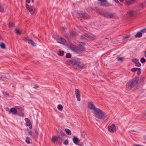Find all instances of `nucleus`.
<instances>
[{
  "label": "nucleus",
  "instance_id": "obj_1",
  "mask_svg": "<svg viewBox=\"0 0 146 146\" xmlns=\"http://www.w3.org/2000/svg\"><path fill=\"white\" fill-rule=\"evenodd\" d=\"M93 113L94 115L97 118L101 119H104L107 116L105 113L99 108L93 112Z\"/></svg>",
  "mask_w": 146,
  "mask_h": 146
},
{
  "label": "nucleus",
  "instance_id": "obj_2",
  "mask_svg": "<svg viewBox=\"0 0 146 146\" xmlns=\"http://www.w3.org/2000/svg\"><path fill=\"white\" fill-rule=\"evenodd\" d=\"M84 43H82L81 44H80L78 47L74 46L73 50L76 53H80L84 50Z\"/></svg>",
  "mask_w": 146,
  "mask_h": 146
},
{
  "label": "nucleus",
  "instance_id": "obj_3",
  "mask_svg": "<svg viewBox=\"0 0 146 146\" xmlns=\"http://www.w3.org/2000/svg\"><path fill=\"white\" fill-rule=\"evenodd\" d=\"M74 68H75V66H76V69L78 68H82L83 65V64L81 63V62H79L77 61L76 60H74Z\"/></svg>",
  "mask_w": 146,
  "mask_h": 146
},
{
  "label": "nucleus",
  "instance_id": "obj_4",
  "mask_svg": "<svg viewBox=\"0 0 146 146\" xmlns=\"http://www.w3.org/2000/svg\"><path fill=\"white\" fill-rule=\"evenodd\" d=\"M26 6L31 14H33L35 13V8L34 6H30L26 4Z\"/></svg>",
  "mask_w": 146,
  "mask_h": 146
},
{
  "label": "nucleus",
  "instance_id": "obj_5",
  "mask_svg": "<svg viewBox=\"0 0 146 146\" xmlns=\"http://www.w3.org/2000/svg\"><path fill=\"white\" fill-rule=\"evenodd\" d=\"M82 38L83 39H86L87 40H89L93 39L94 38L92 35H90L87 34L83 35L81 36Z\"/></svg>",
  "mask_w": 146,
  "mask_h": 146
},
{
  "label": "nucleus",
  "instance_id": "obj_6",
  "mask_svg": "<svg viewBox=\"0 0 146 146\" xmlns=\"http://www.w3.org/2000/svg\"><path fill=\"white\" fill-rule=\"evenodd\" d=\"M74 143L76 145L81 146L83 145V143H79L80 139L76 137H74L73 139Z\"/></svg>",
  "mask_w": 146,
  "mask_h": 146
},
{
  "label": "nucleus",
  "instance_id": "obj_7",
  "mask_svg": "<svg viewBox=\"0 0 146 146\" xmlns=\"http://www.w3.org/2000/svg\"><path fill=\"white\" fill-rule=\"evenodd\" d=\"M116 127L114 124H112L108 127V129L110 132H114L116 131Z\"/></svg>",
  "mask_w": 146,
  "mask_h": 146
},
{
  "label": "nucleus",
  "instance_id": "obj_8",
  "mask_svg": "<svg viewBox=\"0 0 146 146\" xmlns=\"http://www.w3.org/2000/svg\"><path fill=\"white\" fill-rule=\"evenodd\" d=\"M88 106L89 108L93 110V113L98 109V108H96L94 104L91 103H88Z\"/></svg>",
  "mask_w": 146,
  "mask_h": 146
},
{
  "label": "nucleus",
  "instance_id": "obj_9",
  "mask_svg": "<svg viewBox=\"0 0 146 146\" xmlns=\"http://www.w3.org/2000/svg\"><path fill=\"white\" fill-rule=\"evenodd\" d=\"M24 40L25 41L27 42L29 44H31L33 46H36L35 43L31 39H28L27 37H26L24 39Z\"/></svg>",
  "mask_w": 146,
  "mask_h": 146
},
{
  "label": "nucleus",
  "instance_id": "obj_10",
  "mask_svg": "<svg viewBox=\"0 0 146 146\" xmlns=\"http://www.w3.org/2000/svg\"><path fill=\"white\" fill-rule=\"evenodd\" d=\"M75 94L77 100L80 101V92L78 89L76 90Z\"/></svg>",
  "mask_w": 146,
  "mask_h": 146
},
{
  "label": "nucleus",
  "instance_id": "obj_11",
  "mask_svg": "<svg viewBox=\"0 0 146 146\" xmlns=\"http://www.w3.org/2000/svg\"><path fill=\"white\" fill-rule=\"evenodd\" d=\"M25 120L26 121V125L28 126L30 129H31L32 127V125L29 119L27 118H25Z\"/></svg>",
  "mask_w": 146,
  "mask_h": 146
},
{
  "label": "nucleus",
  "instance_id": "obj_12",
  "mask_svg": "<svg viewBox=\"0 0 146 146\" xmlns=\"http://www.w3.org/2000/svg\"><path fill=\"white\" fill-rule=\"evenodd\" d=\"M114 15V14H110L108 13H106L103 14V15L104 17L108 18H112Z\"/></svg>",
  "mask_w": 146,
  "mask_h": 146
},
{
  "label": "nucleus",
  "instance_id": "obj_13",
  "mask_svg": "<svg viewBox=\"0 0 146 146\" xmlns=\"http://www.w3.org/2000/svg\"><path fill=\"white\" fill-rule=\"evenodd\" d=\"M56 40L58 42L62 44H64L66 42V40L62 38H60L56 39Z\"/></svg>",
  "mask_w": 146,
  "mask_h": 146
},
{
  "label": "nucleus",
  "instance_id": "obj_14",
  "mask_svg": "<svg viewBox=\"0 0 146 146\" xmlns=\"http://www.w3.org/2000/svg\"><path fill=\"white\" fill-rule=\"evenodd\" d=\"M129 82H131L132 85L134 86H135L137 84L138 81L136 78H134Z\"/></svg>",
  "mask_w": 146,
  "mask_h": 146
},
{
  "label": "nucleus",
  "instance_id": "obj_15",
  "mask_svg": "<svg viewBox=\"0 0 146 146\" xmlns=\"http://www.w3.org/2000/svg\"><path fill=\"white\" fill-rule=\"evenodd\" d=\"M17 113V111L14 108H12L10 109L9 113L10 114L11 113H12L13 114L16 115Z\"/></svg>",
  "mask_w": 146,
  "mask_h": 146
},
{
  "label": "nucleus",
  "instance_id": "obj_16",
  "mask_svg": "<svg viewBox=\"0 0 146 146\" xmlns=\"http://www.w3.org/2000/svg\"><path fill=\"white\" fill-rule=\"evenodd\" d=\"M80 17L81 18H87L89 17V16L86 13L80 14Z\"/></svg>",
  "mask_w": 146,
  "mask_h": 146
},
{
  "label": "nucleus",
  "instance_id": "obj_17",
  "mask_svg": "<svg viewBox=\"0 0 146 146\" xmlns=\"http://www.w3.org/2000/svg\"><path fill=\"white\" fill-rule=\"evenodd\" d=\"M134 86L132 85V84L131 82H128L126 84V87L127 88L129 89H131Z\"/></svg>",
  "mask_w": 146,
  "mask_h": 146
},
{
  "label": "nucleus",
  "instance_id": "obj_18",
  "mask_svg": "<svg viewBox=\"0 0 146 146\" xmlns=\"http://www.w3.org/2000/svg\"><path fill=\"white\" fill-rule=\"evenodd\" d=\"M29 134L33 137H35L36 136V133L34 130H32L31 131H30L29 132Z\"/></svg>",
  "mask_w": 146,
  "mask_h": 146
},
{
  "label": "nucleus",
  "instance_id": "obj_19",
  "mask_svg": "<svg viewBox=\"0 0 146 146\" xmlns=\"http://www.w3.org/2000/svg\"><path fill=\"white\" fill-rule=\"evenodd\" d=\"M58 140V137H53L51 139L52 141L54 143H55Z\"/></svg>",
  "mask_w": 146,
  "mask_h": 146
},
{
  "label": "nucleus",
  "instance_id": "obj_20",
  "mask_svg": "<svg viewBox=\"0 0 146 146\" xmlns=\"http://www.w3.org/2000/svg\"><path fill=\"white\" fill-rule=\"evenodd\" d=\"M142 33L141 32H139L137 33V34L135 35V37H140L142 36Z\"/></svg>",
  "mask_w": 146,
  "mask_h": 146
},
{
  "label": "nucleus",
  "instance_id": "obj_21",
  "mask_svg": "<svg viewBox=\"0 0 146 146\" xmlns=\"http://www.w3.org/2000/svg\"><path fill=\"white\" fill-rule=\"evenodd\" d=\"M127 14L129 16H132L133 14V12L132 10H130L128 11Z\"/></svg>",
  "mask_w": 146,
  "mask_h": 146
},
{
  "label": "nucleus",
  "instance_id": "obj_22",
  "mask_svg": "<svg viewBox=\"0 0 146 146\" xmlns=\"http://www.w3.org/2000/svg\"><path fill=\"white\" fill-rule=\"evenodd\" d=\"M65 131L67 134L69 135H71V131L69 129H65Z\"/></svg>",
  "mask_w": 146,
  "mask_h": 146
},
{
  "label": "nucleus",
  "instance_id": "obj_23",
  "mask_svg": "<svg viewBox=\"0 0 146 146\" xmlns=\"http://www.w3.org/2000/svg\"><path fill=\"white\" fill-rule=\"evenodd\" d=\"M64 52L60 50H59L58 54L60 56H62L64 54Z\"/></svg>",
  "mask_w": 146,
  "mask_h": 146
},
{
  "label": "nucleus",
  "instance_id": "obj_24",
  "mask_svg": "<svg viewBox=\"0 0 146 146\" xmlns=\"http://www.w3.org/2000/svg\"><path fill=\"white\" fill-rule=\"evenodd\" d=\"M133 1L131 0H127L126 3L128 5H129L130 4H132L133 3Z\"/></svg>",
  "mask_w": 146,
  "mask_h": 146
},
{
  "label": "nucleus",
  "instance_id": "obj_25",
  "mask_svg": "<svg viewBox=\"0 0 146 146\" xmlns=\"http://www.w3.org/2000/svg\"><path fill=\"white\" fill-rule=\"evenodd\" d=\"M57 108L58 110H61L63 108V107L61 104H59L57 106Z\"/></svg>",
  "mask_w": 146,
  "mask_h": 146
},
{
  "label": "nucleus",
  "instance_id": "obj_26",
  "mask_svg": "<svg viewBox=\"0 0 146 146\" xmlns=\"http://www.w3.org/2000/svg\"><path fill=\"white\" fill-rule=\"evenodd\" d=\"M15 31H16V33L17 34L20 35L21 34V32L19 29H16Z\"/></svg>",
  "mask_w": 146,
  "mask_h": 146
},
{
  "label": "nucleus",
  "instance_id": "obj_27",
  "mask_svg": "<svg viewBox=\"0 0 146 146\" xmlns=\"http://www.w3.org/2000/svg\"><path fill=\"white\" fill-rule=\"evenodd\" d=\"M3 94L6 97H8L9 96V95L8 94L5 92H3Z\"/></svg>",
  "mask_w": 146,
  "mask_h": 146
},
{
  "label": "nucleus",
  "instance_id": "obj_28",
  "mask_svg": "<svg viewBox=\"0 0 146 146\" xmlns=\"http://www.w3.org/2000/svg\"><path fill=\"white\" fill-rule=\"evenodd\" d=\"M1 47L2 48H5V45L3 43H1L0 44Z\"/></svg>",
  "mask_w": 146,
  "mask_h": 146
},
{
  "label": "nucleus",
  "instance_id": "obj_29",
  "mask_svg": "<svg viewBox=\"0 0 146 146\" xmlns=\"http://www.w3.org/2000/svg\"><path fill=\"white\" fill-rule=\"evenodd\" d=\"M135 65L137 66H140L141 65V64L139 62L138 60L135 64Z\"/></svg>",
  "mask_w": 146,
  "mask_h": 146
},
{
  "label": "nucleus",
  "instance_id": "obj_30",
  "mask_svg": "<svg viewBox=\"0 0 146 146\" xmlns=\"http://www.w3.org/2000/svg\"><path fill=\"white\" fill-rule=\"evenodd\" d=\"M138 68H132L131 70V71L133 72H135L136 71H137L138 70Z\"/></svg>",
  "mask_w": 146,
  "mask_h": 146
},
{
  "label": "nucleus",
  "instance_id": "obj_31",
  "mask_svg": "<svg viewBox=\"0 0 146 146\" xmlns=\"http://www.w3.org/2000/svg\"><path fill=\"white\" fill-rule=\"evenodd\" d=\"M140 61L142 63H143L145 62L146 60L145 58H144L143 57H142L141 58Z\"/></svg>",
  "mask_w": 146,
  "mask_h": 146
},
{
  "label": "nucleus",
  "instance_id": "obj_32",
  "mask_svg": "<svg viewBox=\"0 0 146 146\" xmlns=\"http://www.w3.org/2000/svg\"><path fill=\"white\" fill-rule=\"evenodd\" d=\"M0 79L2 80H5L6 79V78L5 76L0 75Z\"/></svg>",
  "mask_w": 146,
  "mask_h": 146
},
{
  "label": "nucleus",
  "instance_id": "obj_33",
  "mask_svg": "<svg viewBox=\"0 0 146 146\" xmlns=\"http://www.w3.org/2000/svg\"><path fill=\"white\" fill-rule=\"evenodd\" d=\"M71 55L69 53H67L66 56V58H70L71 57Z\"/></svg>",
  "mask_w": 146,
  "mask_h": 146
},
{
  "label": "nucleus",
  "instance_id": "obj_34",
  "mask_svg": "<svg viewBox=\"0 0 146 146\" xmlns=\"http://www.w3.org/2000/svg\"><path fill=\"white\" fill-rule=\"evenodd\" d=\"M14 25V24L12 23H9V27L10 28L12 27H13Z\"/></svg>",
  "mask_w": 146,
  "mask_h": 146
},
{
  "label": "nucleus",
  "instance_id": "obj_35",
  "mask_svg": "<svg viewBox=\"0 0 146 146\" xmlns=\"http://www.w3.org/2000/svg\"><path fill=\"white\" fill-rule=\"evenodd\" d=\"M30 139L29 138H27L26 139L25 141L27 143L29 144L30 143Z\"/></svg>",
  "mask_w": 146,
  "mask_h": 146
},
{
  "label": "nucleus",
  "instance_id": "obj_36",
  "mask_svg": "<svg viewBox=\"0 0 146 146\" xmlns=\"http://www.w3.org/2000/svg\"><path fill=\"white\" fill-rule=\"evenodd\" d=\"M142 33H143L146 32V28L141 31Z\"/></svg>",
  "mask_w": 146,
  "mask_h": 146
},
{
  "label": "nucleus",
  "instance_id": "obj_37",
  "mask_svg": "<svg viewBox=\"0 0 146 146\" xmlns=\"http://www.w3.org/2000/svg\"><path fill=\"white\" fill-rule=\"evenodd\" d=\"M4 11V9L1 6V4L0 3V11L2 12Z\"/></svg>",
  "mask_w": 146,
  "mask_h": 146
},
{
  "label": "nucleus",
  "instance_id": "obj_38",
  "mask_svg": "<svg viewBox=\"0 0 146 146\" xmlns=\"http://www.w3.org/2000/svg\"><path fill=\"white\" fill-rule=\"evenodd\" d=\"M117 59L119 61H122L123 60V58L122 57H117Z\"/></svg>",
  "mask_w": 146,
  "mask_h": 146
},
{
  "label": "nucleus",
  "instance_id": "obj_39",
  "mask_svg": "<svg viewBox=\"0 0 146 146\" xmlns=\"http://www.w3.org/2000/svg\"><path fill=\"white\" fill-rule=\"evenodd\" d=\"M133 146H143L141 145L135 144H133Z\"/></svg>",
  "mask_w": 146,
  "mask_h": 146
},
{
  "label": "nucleus",
  "instance_id": "obj_40",
  "mask_svg": "<svg viewBox=\"0 0 146 146\" xmlns=\"http://www.w3.org/2000/svg\"><path fill=\"white\" fill-rule=\"evenodd\" d=\"M64 144L66 145H68V141L67 140H66L64 142Z\"/></svg>",
  "mask_w": 146,
  "mask_h": 146
},
{
  "label": "nucleus",
  "instance_id": "obj_41",
  "mask_svg": "<svg viewBox=\"0 0 146 146\" xmlns=\"http://www.w3.org/2000/svg\"><path fill=\"white\" fill-rule=\"evenodd\" d=\"M138 60L136 58L132 60V61L134 62L135 64L136 63Z\"/></svg>",
  "mask_w": 146,
  "mask_h": 146
},
{
  "label": "nucleus",
  "instance_id": "obj_42",
  "mask_svg": "<svg viewBox=\"0 0 146 146\" xmlns=\"http://www.w3.org/2000/svg\"><path fill=\"white\" fill-rule=\"evenodd\" d=\"M137 71V73L138 74H140L141 73V69L139 68H138Z\"/></svg>",
  "mask_w": 146,
  "mask_h": 146
},
{
  "label": "nucleus",
  "instance_id": "obj_43",
  "mask_svg": "<svg viewBox=\"0 0 146 146\" xmlns=\"http://www.w3.org/2000/svg\"><path fill=\"white\" fill-rule=\"evenodd\" d=\"M39 87V86L38 85H35L33 87V88L37 89Z\"/></svg>",
  "mask_w": 146,
  "mask_h": 146
},
{
  "label": "nucleus",
  "instance_id": "obj_44",
  "mask_svg": "<svg viewBox=\"0 0 146 146\" xmlns=\"http://www.w3.org/2000/svg\"><path fill=\"white\" fill-rule=\"evenodd\" d=\"M5 110L7 111H9H9L10 110H9V109L7 108V107H5Z\"/></svg>",
  "mask_w": 146,
  "mask_h": 146
},
{
  "label": "nucleus",
  "instance_id": "obj_45",
  "mask_svg": "<svg viewBox=\"0 0 146 146\" xmlns=\"http://www.w3.org/2000/svg\"><path fill=\"white\" fill-rule=\"evenodd\" d=\"M129 35H128V36H125V37H124L123 38V39H125V38H127L129 37Z\"/></svg>",
  "mask_w": 146,
  "mask_h": 146
},
{
  "label": "nucleus",
  "instance_id": "obj_46",
  "mask_svg": "<svg viewBox=\"0 0 146 146\" xmlns=\"http://www.w3.org/2000/svg\"><path fill=\"white\" fill-rule=\"evenodd\" d=\"M31 0H26V1L27 3H29L30 2Z\"/></svg>",
  "mask_w": 146,
  "mask_h": 146
},
{
  "label": "nucleus",
  "instance_id": "obj_47",
  "mask_svg": "<svg viewBox=\"0 0 146 146\" xmlns=\"http://www.w3.org/2000/svg\"><path fill=\"white\" fill-rule=\"evenodd\" d=\"M114 0L116 3H118L119 2L118 0Z\"/></svg>",
  "mask_w": 146,
  "mask_h": 146
},
{
  "label": "nucleus",
  "instance_id": "obj_48",
  "mask_svg": "<svg viewBox=\"0 0 146 146\" xmlns=\"http://www.w3.org/2000/svg\"><path fill=\"white\" fill-rule=\"evenodd\" d=\"M16 108H17L20 109V107L19 106H16Z\"/></svg>",
  "mask_w": 146,
  "mask_h": 146
},
{
  "label": "nucleus",
  "instance_id": "obj_49",
  "mask_svg": "<svg viewBox=\"0 0 146 146\" xmlns=\"http://www.w3.org/2000/svg\"><path fill=\"white\" fill-rule=\"evenodd\" d=\"M145 56L146 58V51H145Z\"/></svg>",
  "mask_w": 146,
  "mask_h": 146
},
{
  "label": "nucleus",
  "instance_id": "obj_50",
  "mask_svg": "<svg viewBox=\"0 0 146 146\" xmlns=\"http://www.w3.org/2000/svg\"><path fill=\"white\" fill-rule=\"evenodd\" d=\"M123 0H119V1L121 2H122L123 1Z\"/></svg>",
  "mask_w": 146,
  "mask_h": 146
},
{
  "label": "nucleus",
  "instance_id": "obj_51",
  "mask_svg": "<svg viewBox=\"0 0 146 146\" xmlns=\"http://www.w3.org/2000/svg\"><path fill=\"white\" fill-rule=\"evenodd\" d=\"M59 139H61V141H62V139L60 137H59Z\"/></svg>",
  "mask_w": 146,
  "mask_h": 146
},
{
  "label": "nucleus",
  "instance_id": "obj_52",
  "mask_svg": "<svg viewBox=\"0 0 146 146\" xmlns=\"http://www.w3.org/2000/svg\"><path fill=\"white\" fill-rule=\"evenodd\" d=\"M131 0L133 2V1H134L135 0Z\"/></svg>",
  "mask_w": 146,
  "mask_h": 146
},
{
  "label": "nucleus",
  "instance_id": "obj_53",
  "mask_svg": "<svg viewBox=\"0 0 146 146\" xmlns=\"http://www.w3.org/2000/svg\"><path fill=\"white\" fill-rule=\"evenodd\" d=\"M32 2H34V1H33V0H32Z\"/></svg>",
  "mask_w": 146,
  "mask_h": 146
}]
</instances>
